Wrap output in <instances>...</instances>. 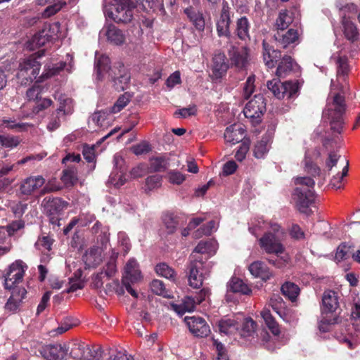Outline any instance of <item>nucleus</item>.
<instances>
[{
    "label": "nucleus",
    "instance_id": "15",
    "mask_svg": "<svg viewBox=\"0 0 360 360\" xmlns=\"http://www.w3.org/2000/svg\"><path fill=\"white\" fill-rule=\"evenodd\" d=\"M184 322L195 337H207L210 333L209 325L202 316H185Z\"/></svg>",
    "mask_w": 360,
    "mask_h": 360
},
{
    "label": "nucleus",
    "instance_id": "43",
    "mask_svg": "<svg viewBox=\"0 0 360 360\" xmlns=\"http://www.w3.org/2000/svg\"><path fill=\"white\" fill-rule=\"evenodd\" d=\"M44 33V30H42L35 34L32 38L27 41L26 44L27 49L31 51H34L39 48H44L43 46L45 44V35Z\"/></svg>",
    "mask_w": 360,
    "mask_h": 360
},
{
    "label": "nucleus",
    "instance_id": "36",
    "mask_svg": "<svg viewBox=\"0 0 360 360\" xmlns=\"http://www.w3.org/2000/svg\"><path fill=\"white\" fill-rule=\"evenodd\" d=\"M299 37V34L296 30L290 29L285 34L278 32L275 35V39L283 47L288 44L295 42Z\"/></svg>",
    "mask_w": 360,
    "mask_h": 360
},
{
    "label": "nucleus",
    "instance_id": "30",
    "mask_svg": "<svg viewBox=\"0 0 360 360\" xmlns=\"http://www.w3.org/2000/svg\"><path fill=\"white\" fill-rule=\"evenodd\" d=\"M83 262L88 268H93L101 262V250L98 247H92L87 250L82 257Z\"/></svg>",
    "mask_w": 360,
    "mask_h": 360
},
{
    "label": "nucleus",
    "instance_id": "8",
    "mask_svg": "<svg viewBox=\"0 0 360 360\" xmlns=\"http://www.w3.org/2000/svg\"><path fill=\"white\" fill-rule=\"evenodd\" d=\"M270 230L265 232L259 240L261 248L268 254L278 255L283 252L284 248L281 240L284 236V231L279 224L270 225Z\"/></svg>",
    "mask_w": 360,
    "mask_h": 360
},
{
    "label": "nucleus",
    "instance_id": "3",
    "mask_svg": "<svg viewBox=\"0 0 360 360\" xmlns=\"http://www.w3.org/2000/svg\"><path fill=\"white\" fill-rule=\"evenodd\" d=\"M217 249V243L213 239L201 240L190 256L188 282L191 287L199 288L202 285L210 274V265L205 262L201 255H214Z\"/></svg>",
    "mask_w": 360,
    "mask_h": 360
},
{
    "label": "nucleus",
    "instance_id": "59",
    "mask_svg": "<svg viewBox=\"0 0 360 360\" xmlns=\"http://www.w3.org/2000/svg\"><path fill=\"white\" fill-rule=\"evenodd\" d=\"M217 229V224L215 221H210L208 224L198 229L195 233V236L196 238L202 237L203 235H210L212 232L215 231Z\"/></svg>",
    "mask_w": 360,
    "mask_h": 360
},
{
    "label": "nucleus",
    "instance_id": "60",
    "mask_svg": "<svg viewBox=\"0 0 360 360\" xmlns=\"http://www.w3.org/2000/svg\"><path fill=\"white\" fill-rule=\"evenodd\" d=\"M162 184V176L158 174L148 176L146 179V190L152 191L160 187Z\"/></svg>",
    "mask_w": 360,
    "mask_h": 360
},
{
    "label": "nucleus",
    "instance_id": "5",
    "mask_svg": "<svg viewBox=\"0 0 360 360\" xmlns=\"http://www.w3.org/2000/svg\"><path fill=\"white\" fill-rule=\"evenodd\" d=\"M95 71L97 81H111L118 91L125 90L130 81V75L122 63L111 67L109 58L105 55H99L98 52L95 56Z\"/></svg>",
    "mask_w": 360,
    "mask_h": 360
},
{
    "label": "nucleus",
    "instance_id": "35",
    "mask_svg": "<svg viewBox=\"0 0 360 360\" xmlns=\"http://www.w3.org/2000/svg\"><path fill=\"white\" fill-rule=\"evenodd\" d=\"M270 135H264L258 141L254 148V155L256 158H264L267 154L271 143Z\"/></svg>",
    "mask_w": 360,
    "mask_h": 360
},
{
    "label": "nucleus",
    "instance_id": "10",
    "mask_svg": "<svg viewBox=\"0 0 360 360\" xmlns=\"http://www.w3.org/2000/svg\"><path fill=\"white\" fill-rule=\"evenodd\" d=\"M265 110L264 98L262 95L257 94L245 105L243 113L253 124H257L260 122L261 116Z\"/></svg>",
    "mask_w": 360,
    "mask_h": 360
},
{
    "label": "nucleus",
    "instance_id": "17",
    "mask_svg": "<svg viewBox=\"0 0 360 360\" xmlns=\"http://www.w3.org/2000/svg\"><path fill=\"white\" fill-rule=\"evenodd\" d=\"M70 354L75 360H97L100 356L98 352L92 351L86 344L82 342L72 343Z\"/></svg>",
    "mask_w": 360,
    "mask_h": 360
},
{
    "label": "nucleus",
    "instance_id": "41",
    "mask_svg": "<svg viewBox=\"0 0 360 360\" xmlns=\"http://www.w3.org/2000/svg\"><path fill=\"white\" fill-rule=\"evenodd\" d=\"M350 16H348V18L345 15L342 19V25L344 27V33L345 37L351 41H354L358 37V30L356 25L349 20Z\"/></svg>",
    "mask_w": 360,
    "mask_h": 360
},
{
    "label": "nucleus",
    "instance_id": "19",
    "mask_svg": "<svg viewBox=\"0 0 360 360\" xmlns=\"http://www.w3.org/2000/svg\"><path fill=\"white\" fill-rule=\"evenodd\" d=\"M231 63L239 70L245 69L249 64L250 53L246 47H232L229 51Z\"/></svg>",
    "mask_w": 360,
    "mask_h": 360
},
{
    "label": "nucleus",
    "instance_id": "37",
    "mask_svg": "<svg viewBox=\"0 0 360 360\" xmlns=\"http://www.w3.org/2000/svg\"><path fill=\"white\" fill-rule=\"evenodd\" d=\"M250 22L246 17H241L236 21V34L239 39L245 41L250 38Z\"/></svg>",
    "mask_w": 360,
    "mask_h": 360
},
{
    "label": "nucleus",
    "instance_id": "11",
    "mask_svg": "<svg viewBox=\"0 0 360 360\" xmlns=\"http://www.w3.org/2000/svg\"><path fill=\"white\" fill-rule=\"evenodd\" d=\"M268 89L278 99L286 96L288 98L294 96L298 91L297 82H285L281 83L278 79H273L267 82Z\"/></svg>",
    "mask_w": 360,
    "mask_h": 360
},
{
    "label": "nucleus",
    "instance_id": "21",
    "mask_svg": "<svg viewBox=\"0 0 360 360\" xmlns=\"http://www.w3.org/2000/svg\"><path fill=\"white\" fill-rule=\"evenodd\" d=\"M80 322L75 316H63L61 320L58 321V326L55 329L49 330L48 335L50 337L62 335L68 330L79 325Z\"/></svg>",
    "mask_w": 360,
    "mask_h": 360
},
{
    "label": "nucleus",
    "instance_id": "32",
    "mask_svg": "<svg viewBox=\"0 0 360 360\" xmlns=\"http://www.w3.org/2000/svg\"><path fill=\"white\" fill-rule=\"evenodd\" d=\"M105 35L108 41L115 45H121L125 41V35L122 31L113 25L106 26Z\"/></svg>",
    "mask_w": 360,
    "mask_h": 360
},
{
    "label": "nucleus",
    "instance_id": "34",
    "mask_svg": "<svg viewBox=\"0 0 360 360\" xmlns=\"http://www.w3.org/2000/svg\"><path fill=\"white\" fill-rule=\"evenodd\" d=\"M297 65L293 61L290 56H285L282 58L276 70V75L280 77H285L291 71L297 69Z\"/></svg>",
    "mask_w": 360,
    "mask_h": 360
},
{
    "label": "nucleus",
    "instance_id": "42",
    "mask_svg": "<svg viewBox=\"0 0 360 360\" xmlns=\"http://www.w3.org/2000/svg\"><path fill=\"white\" fill-rule=\"evenodd\" d=\"M218 327L219 332L226 335L232 334L239 330L237 323L233 319H221L219 321Z\"/></svg>",
    "mask_w": 360,
    "mask_h": 360
},
{
    "label": "nucleus",
    "instance_id": "45",
    "mask_svg": "<svg viewBox=\"0 0 360 360\" xmlns=\"http://www.w3.org/2000/svg\"><path fill=\"white\" fill-rule=\"evenodd\" d=\"M117 257V253L114 251L112 252V255L110 257L109 260L106 262L105 266L101 271H103V275L108 278L112 277L117 273V265L116 260Z\"/></svg>",
    "mask_w": 360,
    "mask_h": 360
},
{
    "label": "nucleus",
    "instance_id": "63",
    "mask_svg": "<svg viewBox=\"0 0 360 360\" xmlns=\"http://www.w3.org/2000/svg\"><path fill=\"white\" fill-rule=\"evenodd\" d=\"M262 318L264 319L265 325L272 334L274 335H278L280 333V328L274 316H262Z\"/></svg>",
    "mask_w": 360,
    "mask_h": 360
},
{
    "label": "nucleus",
    "instance_id": "44",
    "mask_svg": "<svg viewBox=\"0 0 360 360\" xmlns=\"http://www.w3.org/2000/svg\"><path fill=\"white\" fill-rule=\"evenodd\" d=\"M256 326V323L250 317H248L244 320L238 331L242 337H250L255 333Z\"/></svg>",
    "mask_w": 360,
    "mask_h": 360
},
{
    "label": "nucleus",
    "instance_id": "16",
    "mask_svg": "<svg viewBox=\"0 0 360 360\" xmlns=\"http://www.w3.org/2000/svg\"><path fill=\"white\" fill-rule=\"evenodd\" d=\"M37 59V57L32 56L20 63L18 77L27 81L35 79L39 74L41 66Z\"/></svg>",
    "mask_w": 360,
    "mask_h": 360
},
{
    "label": "nucleus",
    "instance_id": "12",
    "mask_svg": "<svg viewBox=\"0 0 360 360\" xmlns=\"http://www.w3.org/2000/svg\"><path fill=\"white\" fill-rule=\"evenodd\" d=\"M58 100L59 101V107L57 108L56 112L53 113L50 117V120L47 125L49 131H53L58 129L60 125V115H69L72 112L73 103L72 100L65 95H60Z\"/></svg>",
    "mask_w": 360,
    "mask_h": 360
},
{
    "label": "nucleus",
    "instance_id": "28",
    "mask_svg": "<svg viewBox=\"0 0 360 360\" xmlns=\"http://www.w3.org/2000/svg\"><path fill=\"white\" fill-rule=\"evenodd\" d=\"M299 13L295 8L281 11L276 20L278 30H284L298 18Z\"/></svg>",
    "mask_w": 360,
    "mask_h": 360
},
{
    "label": "nucleus",
    "instance_id": "54",
    "mask_svg": "<svg viewBox=\"0 0 360 360\" xmlns=\"http://www.w3.org/2000/svg\"><path fill=\"white\" fill-rule=\"evenodd\" d=\"M65 5V0H46V17L54 15Z\"/></svg>",
    "mask_w": 360,
    "mask_h": 360
},
{
    "label": "nucleus",
    "instance_id": "64",
    "mask_svg": "<svg viewBox=\"0 0 360 360\" xmlns=\"http://www.w3.org/2000/svg\"><path fill=\"white\" fill-rule=\"evenodd\" d=\"M255 77L250 75L248 77L243 87V97L248 99L255 90Z\"/></svg>",
    "mask_w": 360,
    "mask_h": 360
},
{
    "label": "nucleus",
    "instance_id": "6",
    "mask_svg": "<svg viewBox=\"0 0 360 360\" xmlns=\"http://www.w3.org/2000/svg\"><path fill=\"white\" fill-rule=\"evenodd\" d=\"M296 188L292 194V200L297 209L302 213L309 214V207L315 200L314 180L308 176H297L295 179Z\"/></svg>",
    "mask_w": 360,
    "mask_h": 360
},
{
    "label": "nucleus",
    "instance_id": "57",
    "mask_svg": "<svg viewBox=\"0 0 360 360\" xmlns=\"http://www.w3.org/2000/svg\"><path fill=\"white\" fill-rule=\"evenodd\" d=\"M0 143L3 147L13 148L18 146L20 140L17 136L11 135H0Z\"/></svg>",
    "mask_w": 360,
    "mask_h": 360
},
{
    "label": "nucleus",
    "instance_id": "26",
    "mask_svg": "<svg viewBox=\"0 0 360 360\" xmlns=\"http://www.w3.org/2000/svg\"><path fill=\"white\" fill-rule=\"evenodd\" d=\"M245 131L241 124H232L226 127L224 132V139L227 143L236 144L245 138Z\"/></svg>",
    "mask_w": 360,
    "mask_h": 360
},
{
    "label": "nucleus",
    "instance_id": "52",
    "mask_svg": "<svg viewBox=\"0 0 360 360\" xmlns=\"http://www.w3.org/2000/svg\"><path fill=\"white\" fill-rule=\"evenodd\" d=\"M150 289L156 295L167 298L172 297L170 292L165 288V284L162 281L153 280L150 283Z\"/></svg>",
    "mask_w": 360,
    "mask_h": 360
},
{
    "label": "nucleus",
    "instance_id": "40",
    "mask_svg": "<svg viewBox=\"0 0 360 360\" xmlns=\"http://www.w3.org/2000/svg\"><path fill=\"white\" fill-rule=\"evenodd\" d=\"M282 293L292 302H295L300 295L299 286L291 282H285L281 286Z\"/></svg>",
    "mask_w": 360,
    "mask_h": 360
},
{
    "label": "nucleus",
    "instance_id": "38",
    "mask_svg": "<svg viewBox=\"0 0 360 360\" xmlns=\"http://www.w3.org/2000/svg\"><path fill=\"white\" fill-rule=\"evenodd\" d=\"M1 125L8 129L13 130L15 131L20 132L27 131L30 127V124L25 122H17L15 120L11 118L4 117L1 120Z\"/></svg>",
    "mask_w": 360,
    "mask_h": 360
},
{
    "label": "nucleus",
    "instance_id": "46",
    "mask_svg": "<svg viewBox=\"0 0 360 360\" xmlns=\"http://www.w3.org/2000/svg\"><path fill=\"white\" fill-rule=\"evenodd\" d=\"M156 273L167 279L174 281L176 274L174 270L166 263H160L155 266Z\"/></svg>",
    "mask_w": 360,
    "mask_h": 360
},
{
    "label": "nucleus",
    "instance_id": "1",
    "mask_svg": "<svg viewBox=\"0 0 360 360\" xmlns=\"http://www.w3.org/2000/svg\"><path fill=\"white\" fill-rule=\"evenodd\" d=\"M338 73L337 79L340 84V88L335 86V82L331 80L330 92L328 98L326 107L323 112V118L327 120L333 131L340 134L344 126L343 115L346 110L344 96L346 86L345 76L348 73V65L345 57L340 56L337 60Z\"/></svg>",
    "mask_w": 360,
    "mask_h": 360
},
{
    "label": "nucleus",
    "instance_id": "33",
    "mask_svg": "<svg viewBox=\"0 0 360 360\" xmlns=\"http://www.w3.org/2000/svg\"><path fill=\"white\" fill-rule=\"evenodd\" d=\"M60 23L56 22L51 24L48 32H46V48L51 43L54 45L55 49H58L61 44L60 41Z\"/></svg>",
    "mask_w": 360,
    "mask_h": 360
},
{
    "label": "nucleus",
    "instance_id": "29",
    "mask_svg": "<svg viewBox=\"0 0 360 360\" xmlns=\"http://www.w3.org/2000/svg\"><path fill=\"white\" fill-rule=\"evenodd\" d=\"M68 355V349L60 344L46 345V360H65Z\"/></svg>",
    "mask_w": 360,
    "mask_h": 360
},
{
    "label": "nucleus",
    "instance_id": "55",
    "mask_svg": "<svg viewBox=\"0 0 360 360\" xmlns=\"http://www.w3.org/2000/svg\"><path fill=\"white\" fill-rule=\"evenodd\" d=\"M125 286L120 283L118 280H113L111 282L106 284L105 292L107 295L116 293L117 295H122L124 293Z\"/></svg>",
    "mask_w": 360,
    "mask_h": 360
},
{
    "label": "nucleus",
    "instance_id": "24",
    "mask_svg": "<svg viewBox=\"0 0 360 360\" xmlns=\"http://www.w3.org/2000/svg\"><path fill=\"white\" fill-rule=\"evenodd\" d=\"M44 182L45 180L42 176H30L21 183L20 192L23 195H30L40 188Z\"/></svg>",
    "mask_w": 360,
    "mask_h": 360
},
{
    "label": "nucleus",
    "instance_id": "18",
    "mask_svg": "<svg viewBox=\"0 0 360 360\" xmlns=\"http://www.w3.org/2000/svg\"><path fill=\"white\" fill-rule=\"evenodd\" d=\"M73 68V58L72 55L67 53L65 60L53 61L46 65V79L48 77L60 75L63 71L68 73L72 72Z\"/></svg>",
    "mask_w": 360,
    "mask_h": 360
},
{
    "label": "nucleus",
    "instance_id": "56",
    "mask_svg": "<svg viewBox=\"0 0 360 360\" xmlns=\"http://www.w3.org/2000/svg\"><path fill=\"white\" fill-rule=\"evenodd\" d=\"M130 150L136 155H142L148 153L151 150L150 144L146 141L132 146Z\"/></svg>",
    "mask_w": 360,
    "mask_h": 360
},
{
    "label": "nucleus",
    "instance_id": "49",
    "mask_svg": "<svg viewBox=\"0 0 360 360\" xmlns=\"http://www.w3.org/2000/svg\"><path fill=\"white\" fill-rule=\"evenodd\" d=\"M65 207L66 203L60 198H53L51 199L49 198L48 200H46V210H49L51 214L60 212Z\"/></svg>",
    "mask_w": 360,
    "mask_h": 360
},
{
    "label": "nucleus",
    "instance_id": "47",
    "mask_svg": "<svg viewBox=\"0 0 360 360\" xmlns=\"http://www.w3.org/2000/svg\"><path fill=\"white\" fill-rule=\"evenodd\" d=\"M169 165L168 160L164 156L153 157L150 159V170L160 172L165 170Z\"/></svg>",
    "mask_w": 360,
    "mask_h": 360
},
{
    "label": "nucleus",
    "instance_id": "13",
    "mask_svg": "<svg viewBox=\"0 0 360 360\" xmlns=\"http://www.w3.org/2000/svg\"><path fill=\"white\" fill-rule=\"evenodd\" d=\"M44 77V72L37 80L35 83L27 91V97L29 101H32L35 103L36 106L34 107V112L38 113L45 107V84L43 81Z\"/></svg>",
    "mask_w": 360,
    "mask_h": 360
},
{
    "label": "nucleus",
    "instance_id": "31",
    "mask_svg": "<svg viewBox=\"0 0 360 360\" xmlns=\"http://www.w3.org/2000/svg\"><path fill=\"white\" fill-rule=\"evenodd\" d=\"M278 224L272 221H266L262 217L255 218L251 220L249 226L250 232L257 237L262 232H267L270 229V225Z\"/></svg>",
    "mask_w": 360,
    "mask_h": 360
},
{
    "label": "nucleus",
    "instance_id": "22",
    "mask_svg": "<svg viewBox=\"0 0 360 360\" xmlns=\"http://www.w3.org/2000/svg\"><path fill=\"white\" fill-rule=\"evenodd\" d=\"M212 77L215 79L221 78L226 72L229 65L226 61V56L221 51H217L213 56Z\"/></svg>",
    "mask_w": 360,
    "mask_h": 360
},
{
    "label": "nucleus",
    "instance_id": "61",
    "mask_svg": "<svg viewBox=\"0 0 360 360\" xmlns=\"http://www.w3.org/2000/svg\"><path fill=\"white\" fill-rule=\"evenodd\" d=\"M321 316V319L319 321V329L321 332H326L330 329L332 324L337 322V316Z\"/></svg>",
    "mask_w": 360,
    "mask_h": 360
},
{
    "label": "nucleus",
    "instance_id": "27",
    "mask_svg": "<svg viewBox=\"0 0 360 360\" xmlns=\"http://www.w3.org/2000/svg\"><path fill=\"white\" fill-rule=\"evenodd\" d=\"M249 271L255 278H259L262 281L270 279L273 274L267 265L262 261H255L251 263L248 266Z\"/></svg>",
    "mask_w": 360,
    "mask_h": 360
},
{
    "label": "nucleus",
    "instance_id": "53",
    "mask_svg": "<svg viewBox=\"0 0 360 360\" xmlns=\"http://www.w3.org/2000/svg\"><path fill=\"white\" fill-rule=\"evenodd\" d=\"M166 178L173 185H181L186 180V175L177 169H171L167 172Z\"/></svg>",
    "mask_w": 360,
    "mask_h": 360
},
{
    "label": "nucleus",
    "instance_id": "14",
    "mask_svg": "<svg viewBox=\"0 0 360 360\" xmlns=\"http://www.w3.org/2000/svg\"><path fill=\"white\" fill-rule=\"evenodd\" d=\"M341 296L339 292L326 290L321 298V310L322 314H340Z\"/></svg>",
    "mask_w": 360,
    "mask_h": 360
},
{
    "label": "nucleus",
    "instance_id": "39",
    "mask_svg": "<svg viewBox=\"0 0 360 360\" xmlns=\"http://www.w3.org/2000/svg\"><path fill=\"white\" fill-rule=\"evenodd\" d=\"M61 180L67 187L72 186L77 181V168L68 165L63 172Z\"/></svg>",
    "mask_w": 360,
    "mask_h": 360
},
{
    "label": "nucleus",
    "instance_id": "4",
    "mask_svg": "<svg viewBox=\"0 0 360 360\" xmlns=\"http://www.w3.org/2000/svg\"><path fill=\"white\" fill-rule=\"evenodd\" d=\"M348 168L349 162L345 158L335 153H330L326 160V167L321 172L319 167L311 162L307 154H305L304 170L313 176H321L323 179L327 175H332L330 185L337 189L341 188L342 180L347 175Z\"/></svg>",
    "mask_w": 360,
    "mask_h": 360
},
{
    "label": "nucleus",
    "instance_id": "2",
    "mask_svg": "<svg viewBox=\"0 0 360 360\" xmlns=\"http://www.w3.org/2000/svg\"><path fill=\"white\" fill-rule=\"evenodd\" d=\"M27 269V265L23 261L17 259L5 270L4 287L11 292V297L5 304V309L8 312L18 313L20 304L27 294L22 285Z\"/></svg>",
    "mask_w": 360,
    "mask_h": 360
},
{
    "label": "nucleus",
    "instance_id": "25",
    "mask_svg": "<svg viewBox=\"0 0 360 360\" xmlns=\"http://www.w3.org/2000/svg\"><path fill=\"white\" fill-rule=\"evenodd\" d=\"M262 46L263 60L266 66L268 68H274L277 62L281 58V53L274 49L266 40L263 41Z\"/></svg>",
    "mask_w": 360,
    "mask_h": 360
},
{
    "label": "nucleus",
    "instance_id": "50",
    "mask_svg": "<svg viewBox=\"0 0 360 360\" xmlns=\"http://www.w3.org/2000/svg\"><path fill=\"white\" fill-rule=\"evenodd\" d=\"M352 252L353 249L350 245L346 243H342L337 248L335 259L337 262L347 259L352 257Z\"/></svg>",
    "mask_w": 360,
    "mask_h": 360
},
{
    "label": "nucleus",
    "instance_id": "58",
    "mask_svg": "<svg viewBox=\"0 0 360 360\" xmlns=\"http://www.w3.org/2000/svg\"><path fill=\"white\" fill-rule=\"evenodd\" d=\"M124 170L113 171L110 176V181L116 187H120L126 182Z\"/></svg>",
    "mask_w": 360,
    "mask_h": 360
},
{
    "label": "nucleus",
    "instance_id": "20",
    "mask_svg": "<svg viewBox=\"0 0 360 360\" xmlns=\"http://www.w3.org/2000/svg\"><path fill=\"white\" fill-rule=\"evenodd\" d=\"M230 8L229 7L228 4L226 3L223 4L219 17L217 20V32L219 37H230Z\"/></svg>",
    "mask_w": 360,
    "mask_h": 360
},
{
    "label": "nucleus",
    "instance_id": "48",
    "mask_svg": "<svg viewBox=\"0 0 360 360\" xmlns=\"http://www.w3.org/2000/svg\"><path fill=\"white\" fill-rule=\"evenodd\" d=\"M229 288L234 292H241L247 295L251 292L249 287L238 278H233L229 282Z\"/></svg>",
    "mask_w": 360,
    "mask_h": 360
},
{
    "label": "nucleus",
    "instance_id": "51",
    "mask_svg": "<svg viewBox=\"0 0 360 360\" xmlns=\"http://www.w3.org/2000/svg\"><path fill=\"white\" fill-rule=\"evenodd\" d=\"M185 12L197 30L200 31L204 30L205 20L202 13L195 11H189L188 9H186Z\"/></svg>",
    "mask_w": 360,
    "mask_h": 360
},
{
    "label": "nucleus",
    "instance_id": "62",
    "mask_svg": "<svg viewBox=\"0 0 360 360\" xmlns=\"http://www.w3.org/2000/svg\"><path fill=\"white\" fill-rule=\"evenodd\" d=\"M109 115V112L106 110H101L94 112L91 116V120L97 126L104 127L105 126V120L107 117Z\"/></svg>",
    "mask_w": 360,
    "mask_h": 360
},
{
    "label": "nucleus",
    "instance_id": "9",
    "mask_svg": "<svg viewBox=\"0 0 360 360\" xmlns=\"http://www.w3.org/2000/svg\"><path fill=\"white\" fill-rule=\"evenodd\" d=\"M142 278L139 266L134 259H130L124 267L122 276V283L126 290L134 297H137L138 294L131 285L140 281Z\"/></svg>",
    "mask_w": 360,
    "mask_h": 360
},
{
    "label": "nucleus",
    "instance_id": "23",
    "mask_svg": "<svg viewBox=\"0 0 360 360\" xmlns=\"http://www.w3.org/2000/svg\"><path fill=\"white\" fill-rule=\"evenodd\" d=\"M196 301L189 296H186L179 303L170 302L169 306L165 304L164 305L167 308H171L175 313L179 315L184 314L185 313H191L193 311Z\"/></svg>",
    "mask_w": 360,
    "mask_h": 360
},
{
    "label": "nucleus",
    "instance_id": "7",
    "mask_svg": "<svg viewBox=\"0 0 360 360\" xmlns=\"http://www.w3.org/2000/svg\"><path fill=\"white\" fill-rule=\"evenodd\" d=\"M134 8L130 0H105L104 13L115 22L127 23L133 18Z\"/></svg>",
    "mask_w": 360,
    "mask_h": 360
}]
</instances>
